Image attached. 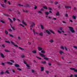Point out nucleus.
Wrapping results in <instances>:
<instances>
[{"label": "nucleus", "instance_id": "052dcab7", "mask_svg": "<svg viewBox=\"0 0 77 77\" xmlns=\"http://www.w3.org/2000/svg\"><path fill=\"white\" fill-rule=\"evenodd\" d=\"M64 48L66 51H67V50H68V49H67V48H66V47H65Z\"/></svg>", "mask_w": 77, "mask_h": 77}, {"label": "nucleus", "instance_id": "0eeeda50", "mask_svg": "<svg viewBox=\"0 0 77 77\" xmlns=\"http://www.w3.org/2000/svg\"><path fill=\"white\" fill-rule=\"evenodd\" d=\"M14 66L15 67H17V68H19L20 67V65L17 63L15 64Z\"/></svg>", "mask_w": 77, "mask_h": 77}, {"label": "nucleus", "instance_id": "c756f323", "mask_svg": "<svg viewBox=\"0 0 77 77\" xmlns=\"http://www.w3.org/2000/svg\"><path fill=\"white\" fill-rule=\"evenodd\" d=\"M5 51L6 52H10V51H9L8 50H6V49H5Z\"/></svg>", "mask_w": 77, "mask_h": 77}, {"label": "nucleus", "instance_id": "bb28decb", "mask_svg": "<svg viewBox=\"0 0 77 77\" xmlns=\"http://www.w3.org/2000/svg\"><path fill=\"white\" fill-rule=\"evenodd\" d=\"M6 74V72H1V74Z\"/></svg>", "mask_w": 77, "mask_h": 77}, {"label": "nucleus", "instance_id": "37998d69", "mask_svg": "<svg viewBox=\"0 0 77 77\" xmlns=\"http://www.w3.org/2000/svg\"><path fill=\"white\" fill-rule=\"evenodd\" d=\"M19 25L20 26H21L22 27H24V26H23V25H22V24H19Z\"/></svg>", "mask_w": 77, "mask_h": 77}, {"label": "nucleus", "instance_id": "7ed1b4c3", "mask_svg": "<svg viewBox=\"0 0 77 77\" xmlns=\"http://www.w3.org/2000/svg\"><path fill=\"white\" fill-rule=\"evenodd\" d=\"M11 43L12 44V45H13L14 47H18V46L17 45H15L14 44V42H13L12 41L11 42Z\"/></svg>", "mask_w": 77, "mask_h": 77}, {"label": "nucleus", "instance_id": "9d476101", "mask_svg": "<svg viewBox=\"0 0 77 77\" xmlns=\"http://www.w3.org/2000/svg\"><path fill=\"white\" fill-rule=\"evenodd\" d=\"M22 23L23 24H24V25H25V26H27V24H26V23L24 22V20H22Z\"/></svg>", "mask_w": 77, "mask_h": 77}, {"label": "nucleus", "instance_id": "f03ea898", "mask_svg": "<svg viewBox=\"0 0 77 77\" xmlns=\"http://www.w3.org/2000/svg\"><path fill=\"white\" fill-rule=\"evenodd\" d=\"M69 29L70 30L72 33H75V31L73 29V28H72V27H69Z\"/></svg>", "mask_w": 77, "mask_h": 77}, {"label": "nucleus", "instance_id": "c9c22d12", "mask_svg": "<svg viewBox=\"0 0 77 77\" xmlns=\"http://www.w3.org/2000/svg\"><path fill=\"white\" fill-rule=\"evenodd\" d=\"M49 31H50V32H51L52 33H53V34H54V32H53L52 30H50Z\"/></svg>", "mask_w": 77, "mask_h": 77}, {"label": "nucleus", "instance_id": "b1692460", "mask_svg": "<svg viewBox=\"0 0 77 77\" xmlns=\"http://www.w3.org/2000/svg\"><path fill=\"white\" fill-rule=\"evenodd\" d=\"M39 35L40 36H43V33L42 32H41L39 34Z\"/></svg>", "mask_w": 77, "mask_h": 77}, {"label": "nucleus", "instance_id": "a19ab883", "mask_svg": "<svg viewBox=\"0 0 77 77\" xmlns=\"http://www.w3.org/2000/svg\"><path fill=\"white\" fill-rule=\"evenodd\" d=\"M36 57H37V59H40V60H41V58L38 57H37V56H36Z\"/></svg>", "mask_w": 77, "mask_h": 77}, {"label": "nucleus", "instance_id": "393cba45", "mask_svg": "<svg viewBox=\"0 0 77 77\" xmlns=\"http://www.w3.org/2000/svg\"><path fill=\"white\" fill-rule=\"evenodd\" d=\"M54 41L53 39H51L49 41V42H51V43H53V42H54Z\"/></svg>", "mask_w": 77, "mask_h": 77}, {"label": "nucleus", "instance_id": "864d4df0", "mask_svg": "<svg viewBox=\"0 0 77 77\" xmlns=\"http://www.w3.org/2000/svg\"><path fill=\"white\" fill-rule=\"evenodd\" d=\"M1 22L2 23H5V22L4 21H3L2 20H1Z\"/></svg>", "mask_w": 77, "mask_h": 77}, {"label": "nucleus", "instance_id": "6e6d98bb", "mask_svg": "<svg viewBox=\"0 0 77 77\" xmlns=\"http://www.w3.org/2000/svg\"><path fill=\"white\" fill-rule=\"evenodd\" d=\"M8 31H9L10 32H12V30L11 29H8Z\"/></svg>", "mask_w": 77, "mask_h": 77}, {"label": "nucleus", "instance_id": "69168bd1", "mask_svg": "<svg viewBox=\"0 0 77 77\" xmlns=\"http://www.w3.org/2000/svg\"><path fill=\"white\" fill-rule=\"evenodd\" d=\"M37 9V7L35 6L34 7V9Z\"/></svg>", "mask_w": 77, "mask_h": 77}, {"label": "nucleus", "instance_id": "8fccbe9b", "mask_svg": "<svg viewBox=\"0 0 77 77\" xmlns=\"http://www.w3.org/2000/svg\"><path fill=\"white\" fill-rule=\"evenodd\" d=\"M48 9L49 10H50V11H51V10H52V8H50V7H49Z\"/></svg>", "mask_w": 77, "mask_h": 77}, {"label": "nucleus", "instance_id": "774afa93", "mask_svg": "<svg viewBox=\"0 0 77 77\" xmlns=\"http://www.w3.org/2000/svg\"><path fill=\"white\" fill-rule=\"evenodd\" d=\"M73 76V75H71L70 76V77H72Z\"/></svg>", "mask_w": 77, "mask_h": 77}, {"label": "nucleus", "instance_id": "72a5a7b5", "mask_svg": "<svg viewBox=\"0 0 77 77\" xmlns=\"http://www.w3.org/2000/svg\"><path fill=\"white\" fill-rule=\"evenodd\" d=\"M5 73H7V74H9V72L8 70H6Z\"/></svg>", "mask_w": 77, "mask_h": 77}, {"label": "nucleus", "instance_id": "ddd939ff", "mask_svg": "<svg viewBox=\"0 0 77 77\" xmlns=\"http://www.w3.org/2000/svg\"><path fill=\"white\" fill-rule=\"evenodd\" d=\"M38 48L39 51H41V50H42V48L39 47H38Z\"/></svg>", "mask_w": 77, "mask_h": 77}, {"label": "nucleus", "instance_id": "0e129e2a", "mask_svg": "<svg viewBox=\"0 0 77 77\" xmlns=\"http://www.w3.org/2000/svg\"><path fill=\"white\" fill-rule=\"evenodd\" d=\"M74 10L75 11H76V10H77V8H76L75 7L74 8Z\"/></svg>", "mask_w": 77, "mask_h": 77}, {"label": "nucleus", "instance_id": "20e7f679", "mask_svg": "<svg viewBox=\"0 0 77 77\" xmlns=\"http://www.w3.org/2000/svg\"><path fill=\"white\" fill-rule=\"evenodd\" d=\"M70 69L71 70H74V72H77V69H76L75 68H70Z\"/></svg>", "mask_w": 77, "mask_h": 77}, {"label": "nucleus", "instance_id": "3c124183", "mask_svg": "<svg viewBox=\"0 0 77 77\" xmlns=\"http://www.w3.org/2000/svg\"><path fill=\"white\" fill-rule=\"evenodd\" d=\"M5 42L7 43H8V44H10V42H9V41H5Z\"/></svg>", "mask_w": 77, "mask_h": 77}, {"label": "nucleus", "instance_id": "ea45409f", "mask_svg": "<svg viewBox=\"0 0 77 77\" xmlns=\"http://www.w3.org/2000/svg\"><path fill=\"white\" fill-rule=\"evenodd\" d=\"M17 69L19 70V71H21V69L20 68H17Z\"/></svg>", "mask_w": 77, "mask_h": 77}, {"label": "nucleus", "instance_id": "49530a36", "mask_svg": "<svg viewBox=\"0 0 77 77\" xmlns=\"http://www.w3.org/2000/svg\"><path fill=\"white\" fill-rule=\"evenodd\" d=\"M25 57V56L24 55H22L21 56V57H22V58H23L24 57Z\"/></svg>", "mask_w": 77, "mask_h": 77}, {"label": "nucleus", "instance_id": "1a4fd4ad", "mask_svg": "<svg viewBox=\"0 0 77 77\" xmlns=\"http://www.w3.org/2000/svg\"><path fill=\"white\" fill-rule=\"evenodd\" d=\"M0 55L2 58H4L5 57L3 54L2 53H1Z\"/></svg>", "mask_w": 77, "mask_h": 77}, {"label": "nucleus", "instance_id": "4c0bfd02", "mask_svg": "<svg viewBox=\"0 0 77 77\" xmlns=\"http://www.w3.org/2000/svg\"><path fill=\"white\" fill-rule=\"evenodd\" d=\"M38 13H39V14H42V13L41 11H38Z\"/></svg>", "mask_w": 77, "mask_h": 77}, {"label": "nucleus", "instance_id": "f3484780", "mask_svg": "<svg viewBox=\"0 0 77 77\" xmlns=\"http://www.w3.org/2000/svg\"><path fill=\"white\" fill-rule=\"evenodd\" d=\"M32 52L34 54H36V50H34L32 51Z\"/></svg>", "mask_w": 77, "mask_h": 77}, {"label": "nucleus", "instance_id": "412c9836", "mask_svg": "<svg viewBox=\"0 0 77 77\" xmlns=\"http://www.w3.org/2000/svg\"><path fill=\"white\" fill-rule=\"evenodd\" d=\"M5 33L6 35L8 34V31H6V30H5Z\"/></svg>", "mask_w": 77, "mask_h": 77}, {"label": "nucleus", "instance_id": "09e8293b", "mask_svg": "<svg viewBox=\"0 0 77 77\" xmlns=\"http://www.w3.org/2000/svg\"><path fill=\"white\" fill-rule=\"evenodd\" d=\"M45 72L47 74H49V72L48 71H46Z\"/></svg>", "mask_w": 77, "mask_h": 77}, {"label": "nucleus", "instance_id": "13d9d810", "mask_svg": "<svg viewBox=\"0 0 77 77\" xmlns=\"http://www.w3.org/2000/svg\"><path fill=\"white\" fill-rule=\"evenodd\" d=\"M31 72H32L33 73V72H35V70H31Z\"/></svg>", "mask_w": 77, "mask_h": 77}, {"label": "nucleus", "instance_id": "de8ad7c7", "mask_svg": "<svg viewBox=\"0 0 77 77\" xmlns=\"http://www.w3.org/2000/svg\"><path fill=\"white\" fill-rule=\"evenodd\" d=\"M32 31L34 33V34L35 35V30L33 29H32Z\"/></svg>", "mask_w": 77, "mask_h": 77}, {"label": "nucleus", "instance_id": "680f3d73", "mask_svg": "<svg viewBox=\"0 0 77 77\" xmlns=\"http://www.w3.org/2000/svg\"><path fill=\"white\" fill-rule=\"evenodd\" d=\"M74 76L75 77H77V74H74Z\"/></svg>", "mask_w": 77, "mask_h": 77}, {"label": "nucleus", "instance_id": "4d7b16f0", "mask_svg": "<svg viewBox=\"0 0 77 77\" xmlns=\"http://www.w3.org/2000/svg\"><path fill=\"white\" fill-rule=\"evenodd\" d=\"M11 62H12V63H14V60H10Z\"/></svg>", "mask_w": 77, "mask_h": 77}, {"label": "nucleus", "instance_id": "603ef678", "mask_svg": "<svg viewBox=\"0 0 77 77\" xmlns=\"http://www.w3.org/2000/svg\"><path fill=\"white\" fill-rule=\"evenodd\" d=\"M60 48H61V49H62L63 50V49H64V47H63V46H61Z\"/></svg>", "mask_w": 77, "mask_h": 77}, {"label": "nucleus", "instance_id": "423d86ee", "mask_svg": "<svg viewBox=\"0 0 77 77\" xmlns=\"http://www.w3.org/2000/svg\"><path fill=\"white\" fill-rule=\"evenodd\" d=\"M24 6L26 8H30V5L28 4H26Z\"/></svg>", "mask_w": 77, "mask_h": 77}, {"label": "nucleus", "instance_id": "bf43d9fd", "mask_svg": "<svg viewBox=\"0 0 77 77\" xmlns=\"http://www.w3.org/2000/svg\"><path fill=\"white\" fill-rule=\"evenodd\" d=\"M48 65L49 66H51V64L50 63H49Z\"/></svg>", "mask_w": 77, "mask_h": 77}, {"label": "nucleus", "instance_id": "6ab92c4d", "mask_svg": "<svg viewBox=\"0 0 77 77\" xmlns=\"http://www.w3.org/2000/svg\"><path fill=\"white\" fill-rule=\"evenodd\" d=\"M46 32L47 33H48L49 35H50V32L48 30H46Z\"/></svg>", "mask_w": 77, "mask_h": 77}, {"label": "nucleus", "instance_id": "a878e982", "mask_svg": "<svg viewBox=\"0 0 77 77\" xmlns=\"http://www.w3.org/2000/svg\"><path fill=\"white\" fill-rule=\"evenodd\" d=\"M19 48L20 50H24V49L21 48L20 47H19Z\"/></svg>", "mask_w": 77, "mask_h": 77}, {"label": "nucleus", "instance_id": "2eb2a0df", "mask_svg": "<svg viewBox=\"0 0 77 77\" xmlns=\"http://www.w3.org/2000/svg\"><path fill=\"white\" fill-rule=\"evenodd\" d=\"M40 27L42 30H44V26H43V25H40Z\"/></svg>", "mask_w": 77, "mask_h": 77}, {"label": "nucleus", "instance_id": "39448f33", "mask_svg": "<svg viewBox=\"0 0 77 77\" xmlns=\"http://www.w3.org/2000/svg\"><path fill=\"white\" fill-rule=\"evenodd\" d=\"M23 63L25 64V65H26L27 67H30V66L27 64V62H26V61L24 60Z\"/></svg>", "mask_w": 77, "mask_h": 77}, {"label": "nucleus", "instance_id": "f257e3e1", "mask_svg": "<svg viewBox=\"0 0 77 77\" xmlns=\"http://www.w3.org/2000/svg\"><path fill=\"white\" fill-rule=\"evenodd\" d=\"M40 55L42 56V57H44V59H45V60H48V58L47 57H45V55H44V54L40 53L39 54Z\"/></svg>", "mask_w": 77, "mask_h": 77}, {"label": "nucleus", "instance_id": "5fc2aeb1", "mask_svg": "<svg viewBox=\"0 0 77 77\" xmlns=\"http://www.w3.org/2000/svg\"><path fill=\"white\" fill-rule=\"evenodd\" d=\"M52 20H56L57 19L56 18H54L52 19Z\"/></svg>", "mask_w": 77, "mask_h": 77}, {"label": "nucleus", "instance_id": "338daca9", "mask_svg": "<svg viewBox=\"0 0 77 77\" xmlns=\"http://www.w3.org/2000/svg\"><path fill=\"white\" fill-rule=\"evenodd\" d=\"M2 65H5V63H2Z\"/></svg>", "mask_w": 77, "mask_h": 77}, {"label": "nucleus", "instance_id": "e2e57ef3", "mask_svg": "<svg viewBox=\"0 0 77 77\" xmlns=\"http://www.w3.org/2000/svg\"><path fill=\"white\" fill-rule=\"evenodd\" d=\"M2 46L3 48H5V45H2Z\"/></svg>", "mask_w": 77, "mask_h": 77}, {"label": "nucleus", "instance_id": "cd10ccee", "mask_svg": "<svg viewBox=\"0 0 77 77\" xmlns=\"http://www.w3.org/2000/svg\"><path fill=\"white\" fill-rule=\"evenodd\" d=\"M8 35L9 36H10V37H12V38H13L14 37V36L11 35V34H9Z\"/></svg>", "mask_w": 77, "mask_h": 77}, {"label": "nucleus", "instance_id": "f704fd0d", "mask_svg": "<svg viewBox=\"0 0 77 77\" xmlns=\"http://www.w3.org/2000/svg\"><path fill=\"white\" fill-rule=\"evenodd\" d=\"M23 11L24 12H26V13H27V12H28V11H27V10H26V11H25L24 10H23Z\"/></svg>", "mask_w": 77, "mask_h": 77}, {"label": "nucleus", "instance_id": "e433bc0d", "mask_svg": "<svg viewBox=\"0 0 77 77\" xmlns=\"http://www.w3.org/2000/svg\"><path fill=\"white\" fill-rule=\"evenodd\" d=\"M41 53H45V51L42 50L41 51Z\"/></svg>", "mask_w": 77, "mask_h": 77}, {"label": "nucleus", "instance_id": "aec40b11", "mask_svg": "<svg viewBox=\"0 0 77 77\" xmlns=\"http://www.w3.org/2000/svg\"><path fill=\"white\" fill-rule=\"evenodd\" d=\"M41 63L43 64H45L46 63V62L45 61H42Z\"/></svg>", "mask_w": 77, "mask_h": 77}, {"label": "nucleus", "instance_id": "2f4dec72", "mask_svg": "<svg viewBox=\"0 0 77 77\" xmlns=\"http://www.w3.org/2000/svg\"><path fill=\"white\" fill-rule=\"evenodd\" d=\"M4 15L5 16H6V17H9V15H8V14H4Z\"/></svg>", "mask_w": 77, "mask_h": 77}, {"label": "nucleus", "instance_id": "dca6fc26", "mask_svg": "<svg viewBox=\"0 0 77 77\" xmlns=\"http://www.w3.org/2000/svg\"><path fill=\"white\" fill-rule=\"evenodd\" d=\"M8 20H9L10 23H13V21H12V19H11L10 18H9V17L8 18Z\"/></svg>", "mask_w": 77, "mask_h": 77}, {"label": "nucleus", "instance_id": "a18cd8bd", "mask_svg": "<svg viewBox=\"0 0 77 77\" xmlns=\"http://www.w3.org/2000/svg\"><path fill=\"white\" fill-rule=\"evenodd\" d=\"M59 33H62V32H61V31H59V30H58L57 31Z\"/></svg>", "mask_w": 77, "mask_h": 77}, {"label": "nucleus", "instance_id": "f8f14e48", "mask_svg": "<svg viewBox=\"0 0 77 77\" xmlns=\"http://www.w3.org/2000/svg\"><path fill=\"white\" fill-rule=\"evenodd\" d=\"M65 8H66V9H70L71 8V6H65Z\"/></svg>", "mask_w": 77, "mask_h": 77}, {"label": "nucleus", "instance_id": "7c9ffc66", "mask_svg": "<svg viewBox=\"0 0 77 77\" xmlns=\"http://www.w3.org/2000/svg\"><path fill=\"white\" fill-rule=\"evenodd\" d=\"M43 8L44 9H47V6H45L43 7Z\"/></svg>", "mask_w": 77, "mask_h": 77}, {"label": "nucleus", "instance_id": "9b49d317", "mask_svg": "<svg viewBox=\"0 0 77 77\" xmlns=\"http://www.w3.org/2000/svg\"><path fill=\"white\" fill-rule=\"evenodd\" d=\"M7 63H8V64H9V65H13V63H11L10 62L8 61L7 62Z\"/></svg>", "mask_w": 77, "mask_h": 77}, {"label": "nucleus", "instance_id": "58836bf2", "mask_svg": "<svg viewBox=\"0 0 77 77\" xmlns=\"http://www.w3.org/2000/svg\"><path fill=\"white\" fill-rule=\"evenodd\" d=\"M65 17H68V15L67 14H65Z\"/></svg>", "mask_w": 77, "mask_h": 77}, {"label": "nucleus", "instance_id": "473e14b6", "mask_svg": "<svg viewBox=\"0 0 77 77\" xmlns=\"http://www.w3.org/2000/svg\"><path fill=\"white\" fill-rule=\"evenodd\" d=\"M45 14L46 15H48L49 14V13H48V12H45Z\"/></svg>", "mask_w": 77, "mask_h": 77}, {"label": "nucleus", "instance_id": "c03bdc74", "mask_svg": "<svg viewBox=\"0 0 77 77\" xmlns=\"http://www.w3.org/2000/svg\"><path fill=\"white\" fill-rule=\"evenodd\" d=\"M13 20L14 21H15V20H16V19H15V17H13Z\"/></svg>", "mask_w": 77, "mask_h": 77}, {"label": "nucleus", "instance_id": "5701e85b", "mask_svg": "<svg viewBox=\"0 0 77 77\" xmlns=\"http://www.w3.org/2000/svg\"><path fill=\"white\" fill-rule=\"evenodd\" d=\"M57 16H59V12L58 11H57V14H56Z\"/></svg>", "mask_w": 77, "mask_h": 77}, {"label": "nucleus", "instance_id": "79ce46f5", "mask_svg": "<svg viewBox=\"0 0 77 77\" xmlns=\"http://www.w3.org/2000/svg\"><path fill=\"white\" fill-rule=\"evenodd\" d=\"M54 3L55 5H57L58 4V2H54Z\"/></svg>", "mask_w": 77, "mask_h": 77}, {"label": "nucleus", "instance_id": "4468645a", "mask_svg": "<svg viewBox=\"0 0 77 77\" xmlns=\"http://www.w3.org/2000/svg\"><path fill=\"white\" fill-rule=\"evenodd\" d=\"M41 71H43L44 70V68L43 67H41Z\"/></svg>", "mask_w": 77, "mask_h": 77}, {"label": "nucleus", "instance_id": "c85d7f7f", "mask_svg": "<svg viewBox=\"0 0 77 77\" xmlns=\"http://www.w3.org/2000/svg\"><path fill=\"white\" fill-rule=\"evenodd\" d=\"M72 17L73 19L75 20V19H76V17H75V16H74V15L72 16Z\"/></svg>", "mask_w": 77, "mask_h": 77}, {"label": "nucleus", "instance_id": "6e6552de", "mask_svg": "<svg viewBox=\"0 0 77 77\" xmlns=\"http://www.w3.org/2000/svg\"><path fill=\"white\" fill-rule=\"evenodd\" d=\"M35 23H34V22H32V25H31L30 26V27H33V26H35Z\"/></svg>", "mask_w": 77, "mask_h": 77}, {"label": "nucleus", "instance_id": "a211bd4d", "mask_svg": "<svg viewBox=\"0 0 77 77\" xmlns=\"http://www.w3.org/2000/svg\"><path fill=\"white\" fill-rule=\"evenodd\" d=\"M18 6H19L20 7H23V6H24L23 5H22L20 4H18Z\"/></svg>", "mask_w": 77, "mask_h": 77}, {"label": "nucleus", "instance_id": "4be33fe9", "mask_svg": "<svg viewBox=\"0 0 77 77\" xmlns=\"http://www.w3.org/2000/svg\"><path fill=\"white\" fill-rule=\"evenodd\" d=\"M59 53H60V54H63V52L61 51H60Z\"/></svg>", "mask_w": 77, "mask_h": 77}]
</instances>
